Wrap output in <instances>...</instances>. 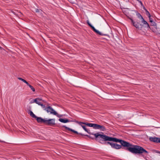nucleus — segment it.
<instances>
[{
  "instance_id": "nucleus-1",
  "label": "nucleus",
  "mask_w": 160,
  "mask_h": 160,
  "mask_svg": "<svg viewBox=\"0 0 160 160\" xmlns=\"http://www.w3.org/2000/svg\"><path fill=\"white\" fill-rule=\"evenodd\" d=\"M95 139L97 141H110L115 142H120L122 146L126 147L125 149L135 154H139L142 153L148 154V152L142 147L137 145H133L124 140L116 138L110 137L101 132L100 134H95Z\"/></svg>"
},
{
  "instance_id": "nucleus-2",
  "label": "nucleus",
  "mask_w": 160,
  "mask_h": 160,
  "mask_svg": "<svg viewBox=\"0 0 160 160\" xmlns=\"http://www.w3.org/2000/svg\"><path fill=\"white\" fill-rule=\"evenodd\" d=\"M136 15L138 16V18L141 20L142 23V26L144 25L145 27L150 28V27L148 23L144 20L143 17L140 13H137L136 14Z\"/></svg>"
},
{
  "instance_id": "nucleus-3",
  "label": "nucleus",
  "mask_w": 160,
  "mask_h": 160,
  "mask_svg": "<svg viewBox=\"0 0 160 160\" xmlns=\"http://www.w3.org/2000/svg\"><path fill=\"white\" fill-rule=\"evenodd\" d=\"M30 115L32 118L36 119L38 122L40 123H43L45 124V122L44 121H45V119H43L41 117L36 116L31 111H30Z\"/></svg>"
},
{
  "instance_id": "nucleus-4",
  "label": "nucleus",
  "mask_w": 160,
  "mask_h": 160,
  "mask_svg": "<svg viewBox=\"0 0 160 160\" xmlns=\"http://www.w3.org/2000/svg\"><path fill=\"white\" fill-rule=\"evenodd\" d=\"M62 127H64L66 129H67L69 131H70L71 132H74V133H76V134H80L81 135H82V136H84V135H85V136H87V137H88V138H91V139H94V137H92L90 135H84L82 133H78V132L76 131H75V130H74L73 129H72L70 128H69L65 126H62Z\"/></svg>"
},
{
  "instance_id": "nucleus-5",
  "label": "nucleus",
  "mask_w": 160,
  "mask_h": 160,
  "mask_svg": "<svg viewBox=\"0 0 160 160\" xmlns=\"http://www.w3.org/2000/svg\"><path fill=\"white\" fill-rule=\"evenodd\" d=\"M45 124L50 126H53L55 125V119H50L48 120H46Z\"/></svg>"
},
{
  "instance_id": "nucleus-6",
  "label": "nucleus",
  "mask_w": 160,
  "mask_h": 160,
  "mask_svg": "<svg viewBox=\"0 0 160 160\" xmlns=\"http://www.w3.org/2000/svg\"><path fill=\"white\" fill-rule=\"evenodd\" d=\"M87 23L88 25V26L90 27L95 32H96L97 34L99 35H105V34H102L101 32H100L98 30H96L95 28L89 22L88 20H87Z\"/></svg>"
},
{
  "instance_id": "nucleus-7",
  "label": "nucleus",
  "mask_w": 160,
  "mask_h": 160,
  "mask_svg": "<svg viewBox=\"0 0 160 160\" xmlns=\"http://www.w3.org/2000/svg\"><path fill=\"white\" fill-rule=\"evenodd\" d=\"M44 110H45L47 112H50L51 114H56V112L50 106H48L46 108H45L44 109Z\"/></svg>"
},
{
  "instance_id": "nucleus-8",
  "label": "nucleus",
  "mask_w": 160,
  "mask_h": 160,
  "mask_svg": "<svg viewBox=\"0 0 160 160\" xmlns=\"http://www.w3.org/2000/svg\"><path fill=\"white\" fill-rule=\"evenodd\" d=\"M131 21L133 24V25L136 28L139 29L141 28H142V24H140L138 22H137V23H136V22H134L133 20L132 19H130Z\"/></svg>"
},
{
  "instance_id": "nucleus-9",
  "label": "nucleus",
  "mask_w": 160,
  "mask_h": 160,
  "mask_svg": "<svg viewBox=\"0 0 160 160\" xmlns=\"http://www.w3.org/2000/svg\"><path fill=\"white\" fill-rule=\"evenodd\" d=\"M93 128L95 129H99L102 131H104L105 130V128L104 126L95 123H94Z\"/></svg>"
},
{
  "instance_id": "nucleus-10",
  "label": "nucleus",
  "mask_w": 160,
  "mask_h": 160,
  "mask_svg": "<svg viewBox=\"0 0 160 160\" xmlns=\"http://www.w3.org/2000/svg\"><path fill=\"white\" fill-rule=\"evenodd\" d=\"M82 124H79V125H80L82 126V128L84 129V130L85 131L87 132L90 135H94V137H95V134H97V133H98V134H100V132H98V133H91L90 132V131L88 129L86 128L85 126H84V125H82Z\"/></svg>"
},
{
  "instance_id": "nucleus-11",
  "label": "nucleus",
  "mask_w": 160,
  "mask_h": 160,
  "mask_svg": "<svg viewBox=\"0 0 160 160\" xmlns=\"http://www.w3.org/2000/svg\"><path fill=\"white\" fill-rule=\"evenodd\" d=\"M122 145L118 144L117 143H113L111 146L112 148L116 149H119L121 148L122 147Z\"/></svg>"
},
{
  "instance_id": "nucleus-12",
  "label": "nucleus",
  "mask_w": 160,
  "mask_h": 160,
  "mask_svg": "<svg viewBox=\"0 0 160 160\" xmlns=\"http://www.w3.org/2000/svg\"><path fill=\"white\" fill-rule=\"evenodd\" d=\"M77 123L79 124H85L88 126H89L90 127H93L94 128V123H85V122H77Z\"/></svg>"
},
{
  "instance_id": "nucleus-13",
  "label": "nucleus",
  "mask_w": 160,
  "mask_h": 160,
  "mask_svg": "<svg viewBox=\"0 0 160 160\" xmlns=\"http://www.w3.org/2000/svg\"><path fill=\"white\" fill-rule=\"evenodd\" d=\"M158 138L156 137H151L149 138V140L150 141L157 143H158Z\"/></svg>"
},
{
  "instance_id": "nucleus-14",
  "label": "nucleus",
  "mask_w": 160,
  "mask_h": 160,
  "mask_svg": "<svg viewBox=\"0 0 160 160\" xmlns=\"http://www.w3.org/2000/svg\"><path fill=\"white\" fill-rule=\"evenodd\" d=\"M59 121L60 122L64 123H66L70 122V121L67 119H63L61 118L59 119Z\"/></svg>"
},
{
  "instance_id": "nucleus-15",
  "label": "nucleus",
  "mask_w": 160,
  "mask_h": 160,
  "mask_svg": "<svg viewBox=\"0 0 160 160\" xmlns=\"http://www.w3.org/2000/svg\"><path fill=\"white\" fill-rule=\"evenodd\" d=\"M42 99L39 98H36L34 100L33 102H35L36 103L38 104V105L41 104V102H39V101L42 100Z\"/></svg>"
},
{
  "instance_id": "nucleus-16",
  "label": "nucleus",
  "mask_w": 160,
  "mask_h": 160,
  "mask_svg": "<svg viewBox=\"0 0 160 160\" xmlns=\"http://www.w3.org/2000/svg\"><path fill=\"white\" fill-rule=\"evenodd\" d=\"M27 85L30 88H31V89L32 90L33 92H35V89L28 82L27 84Z\"/></svg>"
},
{
  "instance_id": "nucleus-17",
  "label": "nucleus",
  "mask_w": 160,
  "mask_h": 160,
  "mask_svg": "<svg viewBox=\"0 0 160 160\" xmlns=\"http://www.w3.org/2000/svg\"><path fill=\"white\" fill-rule=\"evenodd\" d=\"M18 79L19 80H21L24 83H26V84H27L28 82H27L26 80H24V79L22 78H21L18 77Z\"/></svg>"
},
{
  "instance_id": "nucleus-18",
  "label": "nucleus",
  "mask_w": 160,
  "mask_h": 160,
  "mask_svg": "<svg viewBox=\"0 0 160 160\" xmlns=\"http://www.w3.org/2000/svg\"><path fill=\"white\" fill-rule=\"evenodd\" d=\"M145 10L146 11V15L147 16H148V17H151V16L150 15V13L146 9H145Z\"/></svg>"
},
{
  "instance_id": "nucleus-19",
  "label": "nucleus",
  "mask_w": 160,
  "mask_h": 160,
  "mask_svg": "<svg viewBox=\"0 0 160 160\" xmlns=\"http://www.w3.org/2000/svg\"><path fill=\"white\" fill-rule=\"evenodd\" d=\"M42 11L41 9H35V12H40Z\"/></svg>"
},
{
  "instance_id": "nucleus-20",
  "label": "nucleus",
  "mask_w": 160,
  "mask_h": 160,
  "mask_svg": "<svg viewBox=\"0 0 160 160\" xmlns=\"http://www.w3.org/2000/svg\"><path fill=\"white\" fill-rule=\"evenodd\" d=\"M149 21L151 22H153L154 23H155V22H153V20H152V19L151 18V17H148Z\"/></svg>"
},
{
  "instance_id": "nucleus-21",
  "label": "nucleus",
  "mask_w": 160,
  "mask_h": 160,
  "mask_svg": "<svg viewBox=\"0 0 160 160\" xmlns=\"http://www.w3.org/2000/svg\"><path fill=\"white\" fill-rule=\"evenodd\" d=\"M56 114H54V115H56L57 117L58 118H60L62 116V115H59L56 112Z\"/></svg>"
},
{
  "instance_id": "nucleus-22",
  "label": "nucleus",
  "mask_w": 160,
  "mask_h": 160,
  "mask_svg": "<svg viewBox=\"0 0 160 160\" xmlns=\"http://www.w3.org/2000/svg\"><path fill=\"white\" fill-rule=\"evenodd\" d=\"M39 105H40L42 107V108H44V109L46 108L45 106L44 105H43V104H42L41 103V104Z\"/></svg>"
},
{
  "instance_id": "nucleus-23",
  "label": "nucleus",
  "mask_w": 160,
  "mask_h": 160,
  "mask_svg": "<svg viewBox=\"0 0 160 160\" xmlns=\"http://www.w3.org/2000/svg\"><path fill=\"white\" fill-rule=\"evenodd\" d=\"M106 143L110 144L111 146L112 145V144L113 143V142H106Z\"/></svg>"
},
{
  "instance_id": "nucleus-24",
  "label": "nucleus",
  "mask_w": 160,
  "mask_h": 160,
  "mask_svg": "<svg viewBox=\"0 0 160 160\" xmlns=\"http://www.w3.org/2000/svg\"><path fill=\"white\" fill-rule=\"evenodd\" d=\"M151 25L152 26L155 25V24H156L155 23H155H154L153 22H151Z\"/></svg>"
},
{
  "instance_id": "nucleus-25",
  "label": "nucleus",
  "mask_w": 160,
  "mask_h": 160,
  "mask_svg": "<svg viewBox=\"0 0 160 160\" xmlns=\"http://www.w3.org/2000/svg\"><path fill=\"white\" fill-rule=\"evenodd\" d=\"M158 143H160V138H158Z\"/></svg>"
},
{
  "instance_id": "nucleus-26",
  "label": "nucleus",
  "mask_w": 160,
  "mask_h": 160,
  "mask_svg": "<svg viewBox=\"0 0 160 160\" xmlns=\"http://www.w3.org/2000/svg\"><path fill=\"white\" fill-rule=\"evenodd\" d=\"M3 49V48L0 46V49L2 50Z\"/></svg>"
},
{
  "instance_id": "nucleus-27",
  "label": "nucleus",
  "mask_w": 160,
  "mask_h": 160,
  "mask_svg": "<svg viewBox=\"0 0 160 160\" xmlns=\"http://www.w3.org/2000/svg\"><path fill=\"white\" fill-rule=\"evenodd\" d=\"M156 152L158 153H159V152H160L159 151H157Z\"/></svg>"
},
{
  "instance_id": "nucleus-28",
  "label": "nucleus",
  "mask_w": 160,
  "mask_h": 160,
  "mask_svg": "<svg viewBox=\"0 0 160 160\" xmlns=\"http://www.w3.org/2000/svg\"><path fill=\"white\" fill-rule=\"evenodd\" d=\"M141 3V4H142V2H141V1H139Z\"/></svg>"
},
{
  "instance_id": "nucleus-29",
  "label": "nucleus",
  "mask_w": 160,
  "mask_h": 160,
  "mask_svg": "<svg viewBox=\"0 0 160 160\" xmlns=\"http://www.w3.org/2000/svg\"><path fill=\"white\" fill-rule=\"evenodd\" d=\"M159 153H160V152H159Z\"/></svg>"
}]
</instances>
